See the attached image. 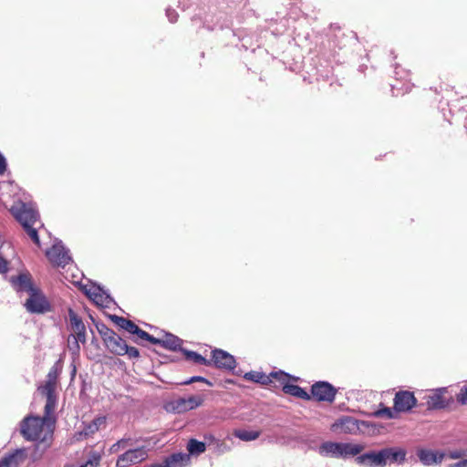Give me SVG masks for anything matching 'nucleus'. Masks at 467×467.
Here are the masks:
<instances>
[{
  "label": "nucleus",
  "instance_id": "1",
  "mask_svg": "<svg viewBox=\"0 0 467 467\" xmlns=\"http://www.w3.org/2000/svg\"><path fill=\"white\" fill-rule=\"evenodd\" d=\"M62 366L57 362L48 371L44 384L37 391L47 399L44 416H27L20 423V433L25 440L36 441L31 453L32 462L41 460L54 441L56 418L53 416L57 405L58 377Z\"/></svg>",
  "mask_w": 467,
  "mask_h": 467
},
{
  "label": "nucleus",
  "instance_id": "2",
  "mask_svg": "<svg viewBox=\"0 0 467 467\" xmlns=\"http://www.w3.org/2000/svg\"><path fill=\"white\" fill-rule=\"evenodd\" d=\"M9 212L30 239L40 247L37 225H41V222L38 211L34 206H11Z\"/></svg>",
  "mask_w": 467,
  "mask_h": 467
},
{
  "label": "nucleus",
  "instance_id": "3",
  "mask_svg": "<svg viewBox=\"0 0 467 467\" xmlns=\"http://www.w3.org/2000/svg\"><path fill=\"white\" fill-rule=\"evenodd\" d=\"M98 331L105 348L116 356L128 355L130 358H140V351L135 347L128 346L127 342L106 325L98 327Z\"/></svg>",
  "mask_w": 467,
  "mask_h": 467
},
{
  "label": "nucleus",
  "instance_id": "4",
  "mask_svg": "<svg viewBox=\"0 0 467 467\" xmlns=\"http://www.w3.org/2000/svg\"><path fill=\"white\" fill-rule=\"evenodd\" d=\"M148 458V450L144 447L129 449L120 454L116 462L117 467H129L144 462Z\"/></svg>",
  "mask_w": 467,
  "mask_h": 467
},
{
  "label": "nucleus",
  "instance_id": "5",
  "mask_svg": "<svg viewBox=\"0 0 467 467\" xmlns=\"http://www.w3.org/2000/svg\"><path fill=\"white\" fill-rule=\"evenodd\" d=\"M28 295L25 307L29 313L43 314L50 309L48 301L38 287Z\"/></svg>",
  "mask_w": 467,
  "mask_h": 467
},
{
  "label": "nucleus",
  "instance_id": "6",
  "mask_svg": "<svg viewBox=\"0 0 467 467\" xmlns=\"http://www.w3.org/2000/svg\"><path fill=\"white\" fill-rule=\"evenodd\" d=\"M337 389L327 381H317L311 387V399L317 401H327L332 403L337 395Z\"/></svg>",
  "mask_w": 467,
  "mask_h": 467
},
{
  "label": "nucleus",
  "instance_id": "7",
  "mask_svg": "<svg viewBox=\"0 0 467 467\" xmlns=\"http://www.w3.org/2000/svg\"><path fill=\"white\" fill-rule=\"evenodd\" d=\"M69 327L73 332V338L76 348L79 349V342L85 344L87 341L86 326L82 318L71 308L68 309Z\"/></svg>",
  "mask_w": 467,
  "mask_h": 467
},
{
  "label": "nucleus",
  "instance_id": "8",
  "mask_svg": "<svg viewBox=\"0 0 467 467\" xmlns=\"http://www.w3.org/2000/svg\"><path fill=\"white\" fill-rule=\"evenodd\" d=\"M210 366L220 369L233 370L236 367V361L233 355L225 350L215 348L211 353Z\"/></svg>",
  "mask_w": 467,
  "mask_h": 467
},
{
  "label": "nucleus",
  "instance_id": "9",
  "mask_svg": "<svg viewBox=\"0 0 467 467\" xmlns=\"http://www.w3.org/2000/svg\"><path fill=\"white\" fill-rule=\"evenodd\" d=\"M46 256L50 264L55 267L64 268L71 261L68 252L60 244H55L47 249L46 251Z\"/></svg>",
  "mask_w": 467,
  "mask_h": 467
},
{
  "label": "nucleus",
  "instance_id": "10",
  "mask_svg": "<svg viewBox=\"0 0 467 467\" xmlns=\"http://www.w3.org/2000/svg\"><path fill=\"white\" fill-rule=\"evenodd\" d=\"M203 401L204 399L201 395H192L188 398H179L171 402V410L176 413H183L202 406Z\"/></svg>",
  "mask_w": 467,
  "mask_h": 467
},
{
  "label": "nucleus",
  "instance_id": "11",
  "mask_svg": "<svg viewBox=\"0 0 467 467\" xmlns=\"http://www.w3.org/2000/svg\"><path fill=\"white\" fill-rule=\"evenodd\" d=\"M448 390L446 388H441L426 395V404L429 410H441L448 407L451 402V398H447Z\"/></svg>",
  "mask_w": 467,
  "mask_h": 467
},
{
  "label": "nucleus",
  "instance_id": "12",
  "mask_svg": "<svg viewBox=\"0 0 467 467\" xmlns=\"http://www.w3.org/2000/svg\"><path fill=\"white\" fill-rule=\"evenodd\" d=\"M331 431L340 434H357L359 431V422L350 416H342L332 425Z\"/></svg>",
  "mask_w": 467,
  "mask_h": 467
},
{
  "label": "nucleus",
  "instance_id": "13",
  "mask_svg": "<svg viewBox=\"0 0 467 467\" xmlns=\"http://www.w3.org/2000/svg\"><path fill=\"white\" fill-rule=\"evenodd\" d=\"M417 400L414 394L409 390H400L394 398L395 412H406L416 406Z\"/></svg>",
  "mask_w": 467,
  "mask_h": 467
},
{
  "label": "nucleus",
  "instance_id": "14",
  "mask_svg": "<svg viewBox=\"0 0 467 467\" xmlns=\"http://www.w3.org/2000/svg\"><path fill=\"white\" fill-rule=\"evenodd\" d=\"M358 465L366 467H385L383 449L379 451H368L356 457Z\"/></svg>",
  "mask_w": 467,
  "mask_h": 467
},
{
  "label": "nucleus",
  "instance_id": "15",
  "mask_svg": "<svg viewBox=\"0 0 467 467\" xmlns=\"http://www.w3.org/2000/svg\"><path fill=\"white\" fill-rule=\"evenodd\" d=\"M4 186L8 189V194L11 197L12 204H33L32 196L17 185L13 184L12 182H7Z\"/></svg>",
  "mask_w": 467,
  "mask_h": 467
},
{
  "label": "nucleus",
  "instance_id": "16",
  "mask_svg": "<svg viewBox=\"0 0 467 467\" xmlns=\"http://www.w3.org/2000/svg\"><path fill=\"white\" fill-rule=\"evenodd\" d=\"M417 456L422 464L432 465L441 463L445 458V453L420 448L417 450Z\"/></svg>",
  "mask_w": 467,
  "mask_h": 467
},
{
  "label": "nucleus",
  "instance_id": "17",
  "mask_svg": "<svg viewBox=\"0 0 467 467\" xmlns=\"http://www.w3.org/2000/svg\"><path fill=\"white\" fill-rule=\"evenodd\" d=\"M26 459L25 448L16 449L0 461V467H18Z\"/></svg>",
  "mask_w": 467,
  "mask_h": 467
},
{
  "label": "nucleus",
  "instance_id": "18",
  "mask_svg": "<svg viewBox=\"0 0 467 467\" xmlns=\"http://www.w3.org/2000/svg\"><path fill=\"white\" fill-rule=\"evenodd\" d=\"M12 285L16 287L17 291H24L31 293L37 287L33 284L31 275L29 274H20L17 276L11 277Z\"/></svg>",
  "mask_w": 467,
  "mask_h": 467
},
{
  "label": "nucleus",
  "instance_id": "19",
  "mask_svg": "<svg viewBox=\"0 0 467 467\" xmlns=\"http://www.w3.org/2000/svg\"><path fill=\"white\" fill-rule=\"evenodd\" d=\"M385 465L388 462L402 463L406 460L407 451L402 448L389 447L383 449Z\"/></svg>",
  "mask_w": 467,
  "mask_h": 467
},
{
  "label": "nucleus",
  "instance_id": "20",
  "mask_svg": "<svg viewBox=\"0 0 467 467\" xmlns=\"http://www.w3.org/2000/svg\"><path fill=\"white\" fill-rule=\"evenodd\" d=\"M189 461V456L186 453H173L164 459L161 463H155L150 467H183L184 462Z\"/></svg>",
  "mask_w": 467,
  "mask_h": 467
},
{
  "label": "nucleus",
  "instance_id": "21",
  "mask_svg": "<svg viewBox=\"0 0 467 467\" xmlns=\"http://www.w3.org/2000/svg\"><path fill=\"white\" fill-rule=\"evenodd\" d=\"M269 377V385L273 388H282L285 385L288 381L291 379H296V378H293L288 373L278 370V371H273L270 374H268Z\"/></svg>",
  "mask_w": 467,
  "mask_h": 467
},
{
  "label": "nucleus",
  "instance_id": "22",
  "mask_svg": "<svg viewBox=\"0 0 467 467\" xmlns=\"http://www.w3.org/2000/svg\"><path fill=\"white\" fill-rule=\"evenodd\" d=\"M283 391L285 394L294 396L304 400H311V396L308 392H306L303 388L297 385L291 384L290 381H288L285 385L283 386Z\"/></svg>",
  "mask_w": 467,
  "mask_h": 467
},
{
  "label": "nucleus",
  "instance_id": "23",
  "mask_svg": "<svg viewBox=\"0 0 467 467\" xmlns=\"http://www.w3.org/2000/svg\"><path fill=\"white\" fill-rule=\"evenodd\" d=\"M182 340L172 334H166L161 339L159 338V342L156 345H161L170 350H177L181 348Z\"/></svg>",
  "mask_w": 467,
  "mask_h": 467
},
{
  "label": "nucleus",
  "instance_id": "24",
  "mask_svg": "<svg viewBox=\"0 0 467 467\" xmlns=\"http://www.w3.org/2000/svg\"><path fill=\"white\" fill-rule=\"evenodd\" d=\"M365 449V446L362 444H354V443H344L341 442V457L348 456H358Z\"/></svg>",
  "mask_w": 467,
  "mask_h": 467
},
{
  "label": "nucleus",
  "instance_id": "25",
  "mask_svg": "<svg viewBox=\"0 0 467 467\" xmlns=\"http://www.w3.org/2000/svg\"><path fill=\"white\" fill-rule=\"evenodd\" d=\"M134 444L135 441L133 439L130 437H124L110 446L109 452L115 454L119 452L120 451L125 450L126 451L127 450L131 449V447L134 446Z\"/></svg>",
  "mask_w": 467,
  "mask_h": 467
},
{
  "label": "nucleus",
  "instance_id": "26",
  "mask_svg": "<svg viewBox=\"0 0 467 467\" xmlns=\"http://www.w3.org/2000/svg\"><path fill=\"white\" fill-rule=\"evenodd\" d=\"M187 450L189 451V454H187L189 457L190 455H200L201 453H203L206 450V445L202 441H199L196 439H190L187 444ZM190 462V460L187 462H184L183 467Z\"/></svg>",
  "mask_w": 467,
  "mask_h": 467
},
{
  "label": "nucleus",
  "instance_id": "27",
  "mask_svg": "<svg viewBox=\"0 0 467 467\" xmlns=\"http://www.w3.org/2000/svg\"><path fill=\"white\" fill-rule=\"evenodd\" d=\"M320 451L332 457H341V442L327 441L320 446Z\"/></svg>",
  "mask_w": 467,
  "mask_h": 467
},
{
  "label": "nucleus",
  "instance_id": "28",
  "mask_svg": "<svg viewBox=\"0 0 467 467\" xmlns=\"http://www.w3.org/2000/svg\"><path fill=\"white\" fill-rule=\"evenodd\" d=\"M244 379L249 381L259 383L261 385H269L268 375L260 371H249L244 374Z\"/></svg>",
  "mask_w": 467,
  "mask_h": 467
},
{
  "label": "nucleus",
  "instance_id": "29",
  "mask_svg": "<svg viewBox=\"0 0 467 467\" xmlns=\"http://www.w3.org/2000/svg\"><path fill=\"white\" fill-rule=\"evenodd\" d=\"M114 321L118 327L130 334H133L138 327L133 321L122 317H114Z\"/></svg>",
  "mask_w": 467,
  "mask_h": 467
},
{
  "label": "nucleus",
  "instance_id": "30",
  "mask_svg": "<svg viewBox=\"0 0 467 467\" xmlns=\"http://www.w3.org/2000/svg\"><path fill=\"white\" fill-rule=\"evenodd\" d=\"M132 335L136 336V337L133 338V341L137 344H140V340H146L152 344H157V342H159V338L154 337L139 327Z\"/></svg>",
  "mask_w": 467,
  "mask_h": 467
},
{
  "label": "nucleus",
  "instance_id": "31",
  "mask_svg": "<svg viewBox=\"0 0 467 467\" xmlns=\"http://www.w3.org/2000/svg\"><path fill=\"white\" fill-rule=\"evenodd\" d=\"M234 436L244 441H254L260 436V432L256 431L237 430Z\"/></svg>",
  "mask_w": 467,
  "mask_h": 467
},
{
  "label": "nucleus",
  "instance_id": "32",
  "mask_svg": "<svg viewBox=\"0 0 467 467\" xmlns=\"http://www.w3.org/2000/svg\"><path fill=\"white\" fill-rule=\"evenodd\" d=\"M185 357L188 360H192V362L200 365L210 366L209 359L205 358L202 355L198 354L194 351H184Z\"/></svg>",
  "mask_w": 467,
  "mask_h": 467
},
{
  "label": "nucleus",
  "instance_id": "33",
  "mask_svg": "<svg viewBox=\"0 0 467 467\" xmlns=\"http://www.w3.org/2000/svg\"><path fill=\"white\" fill-rule=\"evenodd\" d=\"M101 461V455L98 451L90 452L88 461L81 467H98Z\"/></svg>",
  "mask_w": 467,
  "mask_h": 467
},
{
  "label": "nucleus",
  "instance_id": "34",
  "mask_svg": "<svg viewBox=\"0 0 467 467\" xmlns=\"http://www.w3.org/2000/svg\"><path fill=\"white\" fill-rule=\"evenodd\" d=\"M395 413V410L393 411L390 408L384 407L383 409L378 410L375 412V416L385 419H393L396 417Z\"/></svg>",
  "mask_w": 467,
  "mask_h": 467
},
{
  "label": "nucleus",
  "instance_id": "35",
  "mask_svg": "<svg viewBox=\"0 0 467 467\" xmlns=\"http://www.w3.org/2000/svg\"><path fill=\"white\" fill-rule=\"evenodd\" d=\"M457 401L462 405L467 404V385H464L456 395Z\"/></svg>",
  "mask_w": 467,
  "mask_h": 467
},
{
  "label": "nucleus",
  "instance_id": "36",
  "mask_svg": "<svg viewBox=\"0 0 467 467\" xmlns=\"http://www.w3.org/2000/svg\"><path fill=\"white\" fill-rule=\"evenodd\" d=\"M445 456H448L450 459H460V458L467 456V451L466 450L451 451L447 454L445 453Z\"/></svg>",
  "mask_w": 467,
  "mask_h": 467
},
{
  "label": "nucleus",
  "instance_id": "37",
  "mask_svg": "<svg viewBox=\"0 0 467 467\" xmlns=\"http://www.w3.org/2000/svg\"><path fill=\"white\" fill-rule=\"evenodd\" d=\"M102 422L100 419L94 420L86 429L85 434H89L99 430V425Z\"/></svg>",
  "mask_w": 467,
  "mask_h": 467
},
{
  "label": "nucleus",
  "instance_id": "38",
  "mask_svg": "<svg viewBox=\"0 0 467 467\" xmlns=\"http://www.w3.org/2000/svg\"><path fill=\"white\" fill-rule=\"evenodd\" d=\"M166 16L171 23H175L178 18V13L174 9L169 7L166 9Z\"/></svg>",
  "mask_w": 467,
  "mask_h": 467
},
{
  "label": "nucleus",
  "instance_id": "39",
  "mask_svg": "<svg viewBox=\"0 0 467 467\" xmlns=\"http://www.w3.org/2000/svg\"><path fill=\"white\" fill-rule=\"evenodd\" d=\"M196 381H202V382H205L207 384H211L206 379L200 377V376L192 377L190 379L182 382V384H191V383H193Z\"/></svg>",
  "mask_w": 467,
  "mask_h": 467
},
{
  "label": "nucleus",
  "instance_id": "40",
  "mask_svg": "<svg viewBox=\"0 0 467 467\" xmlns=\"http://www.w3.org/2000/svg\"><path fill=\"white\" fill-rule=\"evenodd\" d=\"M8 270V262L0 255V274H5Z\"/></svg>",
  "mask_w": 467,
  "mask_h": 467
},
{
  "label": "nucleus",
  "instance_id": "41",
  "mask_svg": "<svg viewBox=\"0 0 467 467\" xmlns=\"http://www.w3.org/2000/svg\"><path fill=\"white\" fill-rule=\"evenodd\" d=\"M88 296L92 298L94 301H98V297H101L100 290L99 288H95L93 292L88 291L87 292Z\"/></svg>",
  "mask_w": 467,
  "mask_h": 467
},
{
  "label": "nucleus",
  "instance_id": "42",
  "mask_svg": "<svg viewBox=\"0 0 467 467\" xmlns=\"http://www.w3.org/2000/svg\"><path fill=\"white\" fill-rule=\"evenodd\" d=\"M6 165L5 158L0 153V175L4 174L5 171Z\"/></svg>",
  "mask_w": 467,
  "mask_h": 467
},
{
  "label": "nucleus",
  "instance_id": "43",
  "mask_svg": "<svg viewBox=\"0 0 467 467\" xmlns=\"http://www.w3.org/2000/svg\"><path fill=\"white\" fill-rule=\"evenodd\" d=\"M448 467H467V459L450 464Z\"/></svg>",
  "mask_w": 467,
  "mask_h": 467
},
{
  "label": "nucleus",
  "instance_id": "44",
  "mask_svg": "<svg viewBox=\"0 0 467 467\" xmlns=\"http://www.w3.org/2000/svg\"><path fill=\"white\" fill-rule=\"evenodd\" d=\"M337 37H338V35H337V34H335V35H334V38L332 39V42H333L334 44H335V42H336V38H337Z\"/></svg>",
  "mask_w": 467,
  "mask_h": 467
},
{
  "label": "nucleus",
  "instance_id": "45",
  "mask_svg": "<svg viewBox=\"0 0 467 467\" xmlns=\"http://www.w3.org/2000/svg\"><path fill=\"white\" fill-rule=\"evenodd\" d=\"M466 119V122H465V124H464V127L467 129V116H466V119Z\"/></svg>",
  "mask_w": 467,
  "mask_h": 467
}]
</instances>
